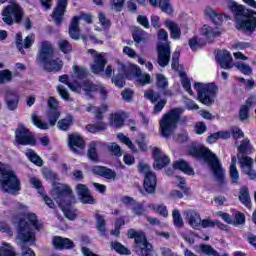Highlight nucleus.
Masks as SVG:
<instances>
[{
  "label": "nucleus",
  "mask_w": 256,
  "mask_h": 256,
  "mask_svg": "<svg viewBox=\"0 0 256 256\" xmlns=\"http://www.w3.org/2000/svg\"><path fill=\"white\" fill-rule=\"evenodd\" d=\"M53 57H55L53 44L49 41H43L38 52V61L47 73H59L63 69V60L61 58L53 59Z\"/></svg>",
  "instance_id": "obj_3"
},
{
  "label": "nucleus",
  "mask_w": 256,
  "mask_h": 256,
  "mask_svg": "<svg viewBox=\"0 0 256 256\" xmlns=\"http://www.w3.org/2000/svg\"><path fill=\"white\" fill-rule=\"evenodd\" d=\"M107 149L109 153L114 155V157H122L123 156V150H121V146L117 144L116 142H112L110 145L107 146Z\"/></svg>",
  "instance_id": "obj_53"
},
{
  "label": "nucleus",
  "mask_w": 256,
  "mask_h": 256,
  "mask_svg": "<svg viewBox=\"0 0 256 256\" xmlns=\"http://www.w3.org/2000/svg\"><path fill=\"white\" fill-rule=\"evenodd\" d=\"M172 167L175 171H182L185 175H195V170L184 159L173 162Z\"/></svg>",
  "instance_id": "obj_27"
},
{
  "label": "nucleus",
  "mask_w": 256,
  "mask_h": 256,
  "mask_svg": "<svg viewBox=\"0 0 256 256\" xmlns=\"http://www.w3.org/2000/svg\"><path fill=\"white\" fill-rule=\"evenodd\" d=\"M201 35L205 37L206 41L208 43H213L215 41L216 37H221V32L215 30L213 27L204 24L200 30Z\"/></svg>",
  "instance_id": "obj_25"
},
{
  "label": "nucleus",
  "mask_w": 256,
  "mask_h": 256,
  "mask_svg": "<svg viewBox=\"0 0 256 256\" xmlns=\"http://www.w3.org/2000/svg\"><path fill=\"white\" fill-rule=\"evenodd\" d=\"M238 153L242 155L241 158H239L242 173L247 175L250 181H256V171L253 169L255 161L253 158L247 156L253 153V146H251V141L248 138L241 141L240 145L238 146Z\"/></svg>",
  "instance_id": "obj_5"
},
{
  "label": "nucleus",
  "mask_w": 256,
  "mask_h": 256,
  "mask_svg": "<svg viewBox=\"0 0 256 256\" xmlns=\"http://www.w3.org/2000/svg\"><path fill=\"white\" fill-rule=\"evenodd\" d=\"M73 126V116L71 114L67 115V118L60 119L57 122V127L60 131H69Z\"/></svg>",
  "instance_id": "obj_39"
},
{
  "label": "nucleus",
  "mask_w": 256,
  "mask_h": 256,
  "mask_svg": "<svg viewBox=\"0 0 256 256\" xmlns=\"http://www.w3.org/2000/svg\"><path fill=\"white\" fill-rule=\"evenodd\" d=\"M23 15H25L23 7L17 3H12L3 9L2 21L9 26L14 23H16V25H21V23H23Z\"/></svg>",
  "instance_id": "obj_8"
},
{
  "label": "nucleus",
  "mask_w": 256,
  "mask_h": 256,
  "mask_svg": "<svg viewBox=\"0 0 256 256\" xmlns=\"http://www.w3.org/2000/svg\"><path fill=\"white\" fill-rule=\"evenodd\" d=\"M238 199L244 207L251 209V195L249 194V188L247 186H242L240 188Z\"/></svg>",
  "instance_id": "obj_30"
},
{
  "label": "nucleus",
  "mask_w": 256,
  "mask_h": 256,
  "mask_svg": "<svg viewBox=\"0 0 256 256\" xmlns=\"http://www.w3.org/2000/svg\"><path fill=\"white\" fill-rule=\"evenodd\" d=\"M93 109H94L95 119L98 122L94 124H87L85 126V129L88 133H92V135H96V133L107 131L108 125H107V122H103V119H105L104 113H107V111H109V106L104 103L99 107L94 106Z\"/></svg>",
  "instance_id": "obj_9"
},
{
  "label": "nucleus",
  "mask_w": 256,
  "mask_h": 256,
  "mask_svg": "<svg viewBox=\"0 0 256 256\" xmlns=\"http://www.w3.org/2000/svg\"><path fill=\"white\" fill-rule=\"evenodd\" d=\"M32 123L37 127L38 129H42L43 131H47L49 129V124L47 122H43L37 114L32 115Z\"/></svg>",
  "instance_id": "obj_52"
},
{
  "label": "nucleus",
  "mask_w": 256,
  "mask_h": 256,
  "mask_svg": "<svg viewBox=\"0 0 256 256\" xmlns=\"http://www.w3.org/2000/svg\"><path fill=\"white\" fill-rule=\"evenodd\" d=\"M1 188L11 195H17L21 191V180L13 170L4 171L0 176Z\"/></svg>",
  "instance_id": "obj_6"
},
{
  "label": "nucleus",
  "mask_w": 256,
  "mask_h": 256,
  "mask_svg": "<svg viewBox=\"0 0 256 256\" xmlns=\"http://www.w3.org/2000/svg\"><path fill=\"white\" fill-rule=\"evenodd\" d=\"M150 207L153 211H156V213H159L161 217H169V211L167 210V206L163 204H160V205L152 204Z\"/></svg>",
  "instance_id": "obj_56"
},
{
  "label": "nucleus",
  "mask_w": 256,
  "mask_h": 256,
  "mask_svg": "<svg viewBox=\"0 0 256 256\" xmlns=\"http://www.w3.org/2000/svg\"><path fill=\"white\" fill-rule=\"evenodd\" d=\"M236 67L239 71H241V73H243V75H251V73H253V69L251 68V66H249V64H246L245 62H238L236 64Z\"/></svg>",
  "instance_id": "obj_61"
},
{
  "label": "nucleus",
  "mask_w": 256,
  "mask_h": 256,
  "mask_svg": "<svg viewBox=\"0 0 256 256\" xmlns=\"http://www.w3.org/2000/svg\"><path fill=\"white\" fill-rule=\"evenodd\" d=\"M88 53L92 55L94 64L90 66V71L94 73V75H99V73H103L105 71V67L107 66V58L95 49H88Z\"/></svg>",
  "instance_id": "obj_14"
},
{
  "label": "nucleus",
  "mask_w": 256,
  "mask_h": 256,
  "mask_svg": "<svg viewBox=\"0 0 256 256\" xmlns=\"http://www.w3.org/2000/svg\"><path fill=\"white\" fill-rule=\"evenodd\" d=\"M110 4L114 11L121 13V11H123V7H125V0H110Z\"/></svg>",
  "instance_id": "obj_63"
},
{
  "label": "nucleus",
  "mask_w": 256,
  "mask_h": 256,
  "mask_svg": "<svg viewBox=\"0 0 256 256\" xmlns=\"http://www.w3.org/2000/svg\"><path fill=\"white\" fill-rule=\"evenodd\" d=\"M68 145L70 149H72L73 153H77V155H79L81 151L78 149H85V139H83L79 134H70L68 136Z\"/></svg>",
  "instance_id": "obj_23"
},
{
  "label": "nucleus",
  "mask_w": 256,
  "mask_h": 256,
  "mask_svg": "<svg viewBox=\"0 0 256 256\" xmlns=\"http://www.w3.org/2000/svg\"><path fill=\"white\" fill-rule=\"evenodd\" d=\"M121 73L124 74L126 79H133V77H141V68L135 64L129 66L122 64Z\"/></svg>",
  "instance_id": "obj_24"
},
{
  "label": "nucleus",
  "mask_w": 256,
  "mask_h": 256,
  "mask_svg": "<svg viewBox=\"0 0 256 256\" xmlns=\"http://www.w3.org/2000/svg\"><path fill=\"white\" fill-rule=\"evenodd\" d=\"M165 25L169 29L172 39H181V28H179L177 23L166 21Z\"/></svg>",
  "instance_id": "obj_37"
},
{
  "label": "nucleus",
  "mask_w": 256,
  "mask_h": 256,
  "mask_svg": "<svg viewBox=\"0 0 256 256\" xmlns=\"http://www.w3.org/2000/svg\"><path fill=\"white\" fill-rule=\"evenodd\" d=\"M13 81V73L9 69L0 71V84Z\"/></svg>",
  "instance_id": "obj_55"
},
{
  "label": "nucleus",
  "mask_w": 256,
  "mask_h": 256,
  "mask_svg": "<svg viewBox=\"0 0 256 256\" xmlns=\"http://www.w3.org/2000/svg\"><path fill=\"white\" fill-rule=\"evenodd\" d=\"M200 251L207 256H221V254H219L217 250H215L214 247L209 244L200 245Z\"/></svg>",
  "instance_id": "obj_50"
},
{
  "label": "nucleus",
  "mask_w": 256,
  "mask_h": 256,
  "mask_svg": "<svg viewBox=\"0 0 256 256\" xmlns=\"http://www.w3.org/2000/svg\"><path fill=\"white\" fill-rule=\"evenodd\" d=\"M19 94L8 92L5 97L6 107L9 111H16L19 107Z\"/></svg>",
  "instance_id": "obj_29"
},
{
  "label": "nucleus",
  "mask_w": 256,
  "mask_h": 256,
  "mask_svg": "<svg viewBox=\"0 0 256 256\" xmlns=\"http://www.w3.org/2000/svg\"><path fill=\"white\" fill-rule=\"evenodd\" d=\"M57 199H65L66 197H71L73 195V190L69 185L56 186L54 188Z\"/></svg>",
  "instance_id": "obj_35"
},
{
  "label": "nucleus",
  "mask_w": 256,
  "mask_h": 256,
  "mask_svg": "<svg viewBox=\"0 0 256 256\" xmlns=\"http://www.w3.org/2000/svg\"><path fill=\"white\" fill-rule=\"evenodd\" d=\"M26 157L37 167H43V159L40 158V156H38L33 149H28L26 152Z\"/></svg>",
  "instance_id": "obj_44"
},
{
  "label": "nucleus",
  "mask_w": 256,
  "mask_h": 256,
  "mask_svg": "<svg viewBox=\"0 0 256 256\" xmlns=\"http://www.w3.org/2000/svg\"><path fill=\"white\" fill-rule=\"evenodd\" d=\"M230 179L232 185L239 183V170H237V157L232 156L230 164Z\"/></svg>",
  "instance_id": "obj_33"
},
{
  "label": "nucleus",
  "mask_w": 256,
  "mask_h": 256,
  "mask_svg": "<svg viewBox=\"0 0 256 256\" xmlns=\"http://www.w3.org/2000/svg\"><path fill=\"white\" fill-rule=\"evenodd\" d=\"M82 89L86 93H95L99 91V85L93 83L91 80H83Z\"/></svg>",
  "instance_id": "obj_46"
},
{
  "label": "nucleus",
  "mask_w": 256,
  "mask_h": 256,
  "mask_svg": "<svg viewBox=\"0 0 256 256\" xmlns=\"http://www.w3.org/2000/svg\"><path fill=\"white\" fill-rule=\"evenodd\" d=\"M127 237L128 239H134L133 245H137L141 243L142 239L146 238L147 235H145V232L143 231H137L134 228H130L127 231Z\"/></svg>",
  "instance_id": "obj_36"
},
{
  "label": "nucleus",
  "mask_w": 256,
  "mask_h": 256,
  "mask_svg": "<svg viewBox=\"0 0 256 256\" xmlns=\"http://www.w3.org/2000/svg\"><path fill=\"white\" fill-rule=\"evenodd\" d=\"M194 89L197 91L198 101L203 105H213L215 97L217 93V85L215 83L203 84L201 82L194 83Z\"/></svg>",
  "instance_id": "obj_7"
},
{
  "label": "nucleus",
  "mask_w": 256,
  "mask_h": 256,
  "mask_svg": "<svg viewBox=\"0 0 256 256\" xmlns=\"http://www.w3.org/2000/svg\"><path fill=\"white\" fill-rule=\"evenodd\" d=\"M125 79H127L125 74L123 72H120L112 77V83L115 85V87L123 89V87H125Z\"/></svg>",
  "instance_id": "obj_48"
},
{
  "label": "nucleus",
  "mask_w": 256,
  "mask_h": 256,
  "mask_svg": "<svg viewBox=\"0 0 256 256\" xmlns=\"http://www.w3.org/2000/svg\"><path fill=\"white\" fill-rule=\"evenodd\" d=\"M52 245L57 251H69L74 249L75 242L69 238H63L61 236H54L52 238Z\"/></svg>",
  "instance_id": "obj_21"
},
{
  "label": "nucleus",
  "mask_w": 256,
  "mask_h": 256,
  "mask_svg": "<svg viewBox=\"0 0 256 256\" xmlns=\"http://www.w3.org/2000/svg\"><path fill=\"white\" fill-rule=\"evenodd\" d=\"M156 87L160 91L163 92V95L165 97H171L172 93L171 90L167 89L169 87V82L167 81V78L163 74H157L156 75Z\"/></svg>",
  "instance_id": "obj_28"
},
{
  "label": "nucleus",
  "mask_w": 256,
  "mask_h": 256,
  "mask_svg": "<svg viewBox=\"0 0 256 256\" xmlns=\"http://www.w3.org/2000/svg\"><path fill=\"white\" fill-rule=\"evenodd\" d=\"M42 175H43L44 179H47L48 181H55V179H57V174H55L49 168H43Z\"/></svg>",
  "instance_id": "obj_64"
},
{
  "label": "nucleus",
  "mask_w": 256,
  "mask_h": 256,
  "mask_svg": "<svg viewBox=\"0 0 256 256\" xmlns=\"http://www.w3.org/2000/svg\"><path fill=\"white\" fill-rule=\"evenodd\" d=\"M0 256H17V254L13 251L11 244L3 242L0 246Z\"/></svg>",
  "instance_id": "obj_49"
},
{
  "label": "nucleus",
  "mask_w": 256,
  "mask_h": 256,
  "mask_svg": "<svg viewBox=\"0 0 256 256\" xmlns=\"http://www.w3.org/2000/svg\"><path fill=\"white\" fill-rule=\"evenodd\" d=\"M69 5V0H57L56 1V6L54 7L51 17L55 23V25H57V27H59L60 25H62L63 20L65 19V13H67V6Z\"/></svg>",
  "instance_id": "obj_15"
},
{
  "label": "nucleus",
  "mask_w": 256,
  "mask_h": 256,
  "mask_svg": "<svg viewBox=\"0 0 256 256\" xmlns=\"http://www.w3.org/2000/svg\"><path fill=\"white\" fill-rule=\"evenodd\" d=\"M159 7L166 15H172L173 6H171V0H159Z\"/></svg>",
  "instance_id": "obj_51"
},
{
  "label": "nucleus",
  "mask_w": 256,
  "mask_h": 256,
  "mask_svg": "<svg viewBox=\"0 0 256 256\" xmlns=\"http://www.w3.org/2000/svg\"><path fill=\"white\" fill-rule=\"evenodd\" d=\"M59 51L64 55L73 53V44L66 39H60L57 43Z\"/></svg>",
  "instance_id": "obj_40"
},
{
  "label": "nucleus",
  "mask_w": 256,
  "mask_h": 256,
  "mask_svg": "<svg viewBox=\"0 0 256 256\" xmlns=\"http://www.w3.org/2000/svg\"><path fill=\"white\" fill-rule=\"evenodd\" d=\"M216 61L221 69H233V56L228 50H220L216 54Z\"/></svg>",
  "instance_id": "obj_20"
},
{
  "label": "nucleus",
  "mask_w": 256,
  "mask_h": 256,
  "mask_svg": "<svg viewBox=\"0 0 256 256\" xmlns=\"http://www.w3.org/2000/svg\"><path fill=\"white\" fill-rule=\"evenodd\" d=\"M157 53H158V65L160 67H167L171 61V47L169 44L162 43L158 45L157 47Z\"/></svg>",
  "instance_id": "obj_16"
},
{
  "label": "nucleus",
  "mask_w": 256,
  "mask_h": 256,
  "mask_svg": "<svg viewBox=\"0 0 256 256\" xmlns=\"http://www.w3.org/2000/svg\"><path fill=\"white\" fill-rule=\"evenodd\" d=\"M231 11L235 15V19L237 22V19H241V17H245V13H247V9L243 5L237 4V2H233L230 6Z\"/></svg>",
  "instance_id": "obj_42"
},
{
  "label": "nucleus",
  "mask_w": 256,
  "mask_h": 256,
  "mask_svg": "<svg viewBox=\"0 0 256 256\" xmlns=\"http://www.w3.org/2000/svg\"><path fill=\"white\" fill-rule=\"evenodd\" d=\"M33 227L36 231H41L43 229V222L39 221L37 214L28 213L25 218H20L17 222L16 232L17 238L21 241V251L22 256H36L35 251L31 249L27 243H35L37 241V236Z\"/></svg>",
  "instance_id": "obj_1"
},
{
  "label": "nucleus",
  "mask_w": 256,
  "mask_h": 256,
  "mask_svg": "<svg viewBox=\"0 0 256 256\" xmlns=\"http://www.w3.org/2000/svg\"><path fill=\"white\" fill-rule=\"evenodd\" d=\"M188 217V225L192 227V229H199L201 227V214H199L197 211H191L189 214H187Z\"/></svg>",
  "instance_id": "obj_34"
},
{
  "label": "nucleus",
  "mask_w": 256,
  "mask_h": 256,
  "mask_svg": "<svg viewBox=\"0 0 256 256\" xmlns=\"http://www.w3.org/2000/svg\"><path fill=\"white\" fill-rule=\"evenodd\" d=\"M118 139L121 141V143H124L131 151H137V148L135 147V144H133V141H131V138L125 136L123 133L118 134Z\"/></svg>",
  "instance_id": "obj_57"
},
{
  "label": "nucleus",
  "mask_w": 256,
  "mask_h": 256,
  "mask_svg": "<svg viewBox=\"0 0 256 256\" xmlns=\"http://www.w3.org/2000/svg\"><path fill=\"white\" fill-rule=\"evenodd\" d=\"M205 13L209 19H211L212 23L219 27V25L223 24V15L217 11H215L211 7H206Z\"/></svg>",
  "instance_id": "obj_32"
},
{
  "label": "nucleus",
  "mask_w": 256,
  "mask_h": 256,
  "mask_svg": "<svg viewBox=\"0 0 256 256\" xmlns=\"http://www.w3.org/2000/svg\"><path fill=\"white\" fill-rule=\"evenodd\" d=\"M73 72L74 75H76V78L79 79V81H85V79L89 77V70L83 66L74 65Z\"/></svg>",
  "instance_id": "obj_41"
},
{
  "label": "nucleus",
  "mask_w": 256,
  "mask_h": 256,
  "mask_svg": "<svg viewBox=\"0 0 256 256\" xmlns=\"http://www.w3.org/2000/svg\"><path fill=\"white\" fill-rule=\"evenodd\" d=\"M132 251L137 256H153V244L147 240V236L138 244L132 245Z\"/></svg>",
  "instance_id": "obj_17"
},
{
  "label": "nucleus",
  "mask_w": 256,
  "mask_h": 256,
  "mask_svg": "<svg viewBox=\"0 0 256 256\" xmlns=\"http://www.w3.org/2000/svg\"><path fill=\"white\" fill-rule=\"evenodd\" d=\"M30 184L33 185L34 189H37L38 193H40V195H43L45 188H43V183L41 182V180L37 177H32L30 178Z\"/></svg>",
  "instance_id": "obj_58"
},
{
  "label": "nucleus",
  "mask_w": 256,
  "mask_h": 256,
  "mask_svg": "<svg viewBox=\"0 0 256 256\" xmlns=\"http://www.w3.org/2000/svg\"><path fill=\"white\" fill-rule=\"evenodd\" d=\"M172 219L177 229H183L185 227V222H183V217H181V212L178 209L172 211Z\"/></svg>",
  "instance_id": "obj_45"
},
{
  "label": "nucleus",
  "mask_w": 256,
  "mask_h": 256,
  "mask_svg": "<svg viewBox=\"0 0 256 256\" xmlns=\"http://www.w3.org/2000/svg\"><path fill=\"white\" fill-rule=\"evenodd\" d=\"M144 97H146V99L151 101V103H157V101L161 99V95L159 94V92H155L153 90L146 91L144 93Z\"/></svg>",
  "instance_id": "obj_60"
},
{
  "label": "nucleus",
  "mask_w": 256,
  "mask_h": 256,
  "mask_svg": "<svg viewBox=\"0 0 256 256\" xmlns=\"http://www.w3.org/2000/svg\"><path fill=\"white\" fill-rule=\"evenodd\" d=\"M133 95H135V92L129 88H125L121 92V97L123 101H126V103H131V101H133Z\"/></svg>",
  "instance_id": "obj_62"
},
{
  "label": "nucleus",
  "mask_w": 256,
  "mask_h": 256,
  "mask_svg": "<svg viewBox=\"0 0 256 256\" xmlns=\"http://www.w3.org/2000/svg\"><path fill=\"white\" fill-rule=\"evenodd\" d=\"M188 45L192 51H197V49L204 47L205 43H201V39H199L197 36H194L189 39Z\"/></svg>",
  "instance_id": "obj_54"
},
{
  "label": "nucleus",
  "mask_w": 256,
  "mask_h": 256,
  "mask_svg": "<svg viewBox=\"0 0 256 256\" xmlns=\"http://www.w3.org/2000/svg\"><path fill=\"white\" fill-rule=\"evenodd\" d=\"M81 19H83L85 23H88V25L93 23V16L91 14L81 12L79 16H74L68 28L69 37L74 41H79V39H81V28L79 27V21H81Z\"/></svg>",
  "instance_id": "obj_12"
},
{
  "label": "nucleus",
  "mask_w": 256,
  "mask_h": 256,
  "mask_svg": "<svg viewBox=\"0 0 256 256\" xmlns=\"http://www.w3.org/2000/svg\"><path fill=\"white\" fill-rule=\"evenodd\" d=\"M251 107H253V98L248 97L244 104L240 106L238 117L241 121H247L250 117Z\"/></svg>",
  "instance_id": "obj_26"
},
{
  "label": "nucleus",
  "mask_w": 256,
  "mask_h": 256,
  "mask_svg": "<svg viewBox=\"0 0 256 256\" xmlns=\"http://www.w3.org/2000/svg\"><path fill=\"white\" fill-rule=\"evenodd\" d=\"M186 153L193 159H198L199 161L207 163L213 172L216 181L220 185H225V171L223 170V166H221V162L217 155H215L209 148L192 144L189 146Z\"/></svg>",
  "instance_id": "obj_2"
},
{
  "label": "nucleus",
  "mask_w": 256,
  "mask_h": 256,
  "mask_svg": "<svg viewBox=\"0 0 256 256\" xmlns=\"http://www.w3.org/2000/svg\"><path fill=\"white\" fill-rule=\"evenodd\" d=\"M149 169V165L140 164V173H144V191L149 195H153L157 192V175Z\"/></svg>",
  "instance_id": "obj_13"
},
{
  "label": "nucleus",
  "mask_w": 256,
  "mask_h": 256,
  "mask_svg": "<svg viewBox=\"0 0 256 256\" xmlns=\"http://www.w3.org/2000/svg\"><path fill=\"white\" fill-rule=\"evenodd\" d=\"M185 113V108L183 107H174L168 110L159 121V131L165 139L171 137L175 130L177 129V125H179V121H181V115Z\"/></svg>",
  "instance_id": "obj_4"
},
{
  "label": "nucleus",
  "mask_w": 256,
  "mask_h": 256,
  "mask_svg": "<svg viewBox=\"0 0 256 256\" xmlns=\"http://www.w3.org/2000/svg\"><path fill=\"white\" fill-rule=\"evenodd\" d=\"M152 156L154 159V169L161 171L164 167H167L171 163V159L167 155H162L161 149L155 147L152 150Z\"/></svg>",
  "instance_id": "obj_18"
},
{
  "label": "nucleus",
  "mask_w": 256,
  "mask_h": 256,
  "mask_svg": "<svg viewBox=\"0 0 256 256\" xmlns=\"http://www.w3.org/2000/svg\"><path fill=\"white\" fill-rule=\"evenodd\" d=\"M181 75L186 76L187 74L184 72ZM182 87L188 95H195L193 89L191 88V80L187 76L182 79Z\"/></svg>",
  "instance_id": "obj_59"
},
{
  "label": "nucleus",
  "mask_w": 256,
  "mask_h": 256,
  "mask_svg": "<svg viewBox=\"0 0 256 256\" xmlns=\"http://www.w3.org/2000/svg\"><path fill=\"white\" fill-rule=\"evenodd\" d=\"M47 117L49 125H51V127H55V125H57V121H59V117H61V112H59V110H49Z\"/></svg>",
  "instance_id": "obj_47"
},
{
  "label": "nucleus",
  "mask_w": 256,
  "mask_h": 256,
  "mask_svg": "<svg viewBox=\"0 0 256 256\" xmlns=\"http://www.w3.org/2000/svg\"><path fill=\"white\" fill-rule=\"evenodd\" d=\"M87 157L88 159H90V161H93L94 163H99V152H97V142H90L87 151Z\"/></svg>",
  "instance_id": "obj_38"
},
{
  "label": "nucleus",
  "mask_w": 256,
  "mask_h": 256,
  "mask_svg": "<svg viewBox=\"0 0 256 256\" xmlns=\"http://www.w3.org/2000/svg\"><path fill=\"white\" fill-rule=\"evenodd\" d=\"M96 229L99 231L101 237H107V221L105 220V216L103 214L96 213Z\"/></svg>",
  "instance_id": "obj_31"
},
{
  "label": "nucleus",
  "mask_w": 256,
  "mask_h": 256,
  "mask_svg": "<svg viewBox=\"0 0 256 256\" xmlns=\"http://www.w3.org/2000/svg\"><path fill=\"white\" fill-rule=\"evenodd\" d=\"M235 27L242 33H254L256 30V11L246 9L244 17L236 19Z\"/></svg>",
  "instance_id": "obj_10"
},
{
  "label": "nucleus",
  "mask_w": 256,
  "mask_h": 256,
  "mask_svg": "<svg viewBox=\"0 0 256 256\" xmlns=\"http://www.w3.org/2000/svg\"><path fill=\"white\" fill-rule=\"evenodd\" d=\"M111 249L115 250L118 255H131V250L123 245L121 242H111Z\"/></svg>",
  "instance_id": "obj_43"
},
{
  "label": "nucleus",
  "mask_w": 256,
  "mask_h": 256,
  "mask_svg": "<svg viewBox=\"0 0 256 256\" xmlns=\"http://www.w3.org/2000/svg\"><path fill=\"white\" fill-rule=\"evenodd\" d=\"M15 141L17 145H22L24 147H27V145L35 147V145H37V138H35L33 132L23 124H18V127L15 130Z\"/></svg>",
  "instance_id": "obj_11"
},
{
  "label": "nucleus",
  "mask_w": 256,
  "mask_h": 256,
  "mask_svg": "<svg viewBox=\"0 0 256 256\" xmlns=\"http://www.w3.org/2000/svg\"><path fill=\"white\" fill-rule=\"evenodd\" d=\"M93 175H98L99 177H103L104 179L113 180L117 179V172L107 166H93L92 167Z\"/></svg>",
  "instance_id": "obj_22"
},
{
  "label": "nucleus",
  "mask_w": 256,
  "mask_h": 256,
  "mask_svg": "<svg viewBox=\"0 0 256 256\" xmlns=\"http://www.w3.org/2000/svg\"><path fill=\"white\" fill-rule=\"evenodd\" d=\"M76 191L81 203L84 205H95V198L91 195V190H89L87 185L81 183L77 184Z\"/></svg>",
  "instance_id": "obj_19"
}]
</instances>
